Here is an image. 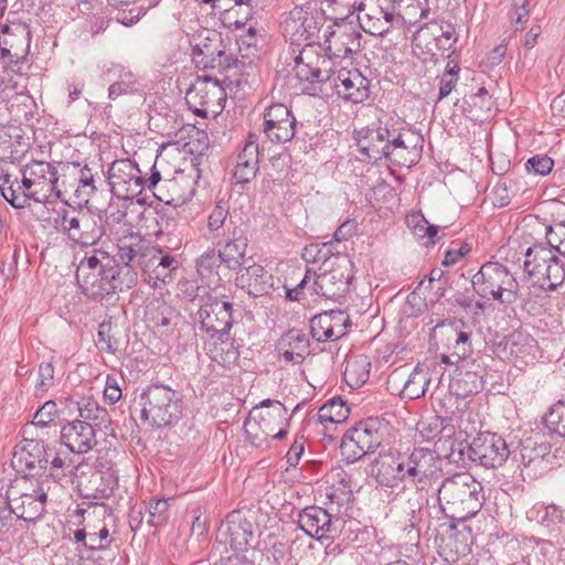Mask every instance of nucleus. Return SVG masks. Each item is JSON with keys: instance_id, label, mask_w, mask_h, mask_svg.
<instances>
[{"instance_id": "a19ab883", "label": "nucleus", "mask_w": 565, "mask_h": 565, "mask_svg": "<svg viewBox=\"0 0 565 565\" xmlns=\"http://www.w3.org/2000/svg\"><path fill=\"white\" fill-rule=\"evenodd\" d=\"M505 348L516 359L534 360L539 351L537 341L526 332L514 331L505 340Z\"/></svg>"}, {"instance_id": "473e14b6", "label": "nucleus", "mask_w": 565, "mask_h": 565, "mask_svg": "<svg viewBox=\"0 0 565 565\" xmlns=\"http://www.w3.org/2000/svg\"><path fill=\"white\" fill-rule=\"evenodd\" d=\"M28 138L17 126H0V160L19 162L29 151Z\"/></svg>"}, {"instance_id": "2f4dec72", "label": "nucleus", "mask_w": 565, "mask_h": 565, "mask_svg": "<svg viewBox=\"0 0 565 565\" xmlns=\"http://www.w3.org/2000/svg\"><path fill=\"white\" fill-rule=\"evenodd\" d=\"M0 192L3 199L14 209L22 210L30 205V201L43 202L39 192L33 191L31 186H24V179L21 182L12 179L9 173L0 174Z\"/></svg>"}, {"instance_id": "412c9836", "label": "nucleus", "mask_w": 565, "mask_h": 565, "mask_svg": "<svg viewBox=\"0 0 565 565\" xmlns=\"http://www.w3.org/2000/svg\"><path fill=\"white\" fill-rule=\"evenodd\" d=\"M297 120L287 106L274 104L264 114V132L276 142H287L292 139Z\"/></svg>"}, {"instance_id": "ea45409f", "label": "nucleus", "mask_w": 565, "mask_h": 565, "mask_svg": "<svg viewBox=\"0 0 565 565\" xmlns=\"http://www.w3.org/2000/svg\"><path fill=\"white\" fill-rule=\"evenodd\" d=\"M271 264L249 265V296L259 297L275 290Z\"/></svg>"}, {"instance_id": "72a5a7b5", "label": "nucleus", "mask_w": 565, "mask_h": 565, "mask_svg": "<svg viewBox=\"0 0 565 565\" xmlns=\"http://www.w3.org/2000/svg\"><path fill=\"white\" fill-rule=\"evenodd\" d=\"M388 382L397 386L402 384L399 392L402 398L416 399L424 396L429 385L430 377L427 370L417 365L407 377H405L403 372L394 371Z\"/></svg>"}, {"instance_id": "49530a36", "label": "nucleus", "mask_w": 565, "mask_h": 565, "mask_svg": "<svg viewBox=\"0 0 565 565\" xmlns=\"http://www.w3.org/2000/svg\"><path fill=\"white\" fill-rule=\"evenodd\" d=\"M269 32L263 26L249 25V64L254 60L260 61L270 52Z\"/></svg>"}, {"instance_id": "c03bdc74", "label": "nucleus", "mask_w": 565, "mask_h": 565, "mask_svg": "<svg viewBox=\"0 0 565 565\" xmlns=\"http://www.w3.org/2000/svg\"><path fill=\"white\" fill-rule=\"evenodd\" d=\"M370 367L371 363L365 355L349 359L343 373L345 383L352 388L362 386L369 380Z\"/></svg>"}, {"instance_id": "f03ea898", "label": "nucleus", "mask_w": 565, "mask_h": 565, "mask_svg": "<svg viewBox=\"0 0 565 565\" xmlns=\"http://www.w3.org/2000/svg\"><path fill=\"white\" fill-rule=\"evenodd\" d=\"M135 411L152 428H168L182 417V395L168 385L151 384L140 394Z\"/></svg>"}, {"instance_id": "5fc2aeb1", "label": "nucleus", "mask_w": 565, "mask_h": 565, "mask_svg": "<svg viewBox=\"0 0 565 565\" xmlns=\"http://www.w3.org/2000/svg\"><path fill=\"white\" fill-rule=\"evenodd\" d=\"M543 420L551 433L565 438V399L557 401L545 414Z\"/></svg>"}, {"instance_id": "dca6fc26", "label": "nucleus", "mask_w": 565, "mask_h": 565, "mask_svg": "<svg viewBox=\"0 0 565 565\" xmlns=\"http://www.w3.org/2000/svg\"><path fill=\"white\" fill-rule=\"evenodd\" d=\"M282 413L278 401L264 399L249 409V444L262 447L275 430V424Z\"/></svg>"}, {"instance_id": "4be33fe9", "label": "nucleus", "mask_w": 565, "mask_h": 565, "mask_svg": "<svg viewBox=\"0 0 565 565\" xmlns=\"http://www.w3.org/2000/svg\"><path fill=\"white\" fill-rule=\"evenodd\" d=\"M331 513L320 507H307L298 514L299 527L310 537L321 541L330 537L337 532L335 523Z\"/></svg>"}, {"instance_id": "de8ad7c7", "label": "nucleus", "mask_w": 565, "mask_h": 565, "mask_svg": "<svg viewBox=\"0 0 565 565\" xmlns=\"http://www.w3.org/2000/svg\"><path fill=\"white\" fill-rule=\"evenodd\" d=\"M159 257L158 263L153 268L152 274L148 276V282L152 284V287H158V281L166 284V279L171 277V274L179 268V260L170 255L169 253H163L161 248H158ZM152 260H157V257L153 256Z\"/></svg>"}, {"instance_id": "1a4fd4ad", "label": "nucleus", "mask_w": 565, "mask_h": 565, "mask_svg": "<svg viewBox=\"0 0 565 565\" xmlns=\"http://www.w3.org/2000/svg\"><path fill=\"white\" fill-rule=\"evenodd\" d=\"M107 180L113 195L121 200H134L145 189L141 171L130 159L115 160L107 171Z\"/></svg>"}, {"instance_id": "4468645a", "label": "nucleus", "mask_w": 565, "mask_h": 565, "mask_svg": "<svg viewBox=\"0 0 565 565\" xmlns=\"http://www.w3.org/2000/svg\"><path fill=\"white\" fill-rule=\"evenodd\" d=\"M337 266L326 269L317 275L310 287L311 295H318L326 299L338 300L342 298L349 289L352 275L348 265L350 260L345 255L337 252Z\"/></svg>"}, {"instance_id": "69168bd1", "label": "nucleus", "mask_w": 565, "mask_h": 565, "mask_svg": "<svg viewBox=\"0 0 565 565\" xmlns=\"http://www.w3.org/2000/svg\"><path fill=\"white\" fill-rule=\"evenodd\" d=\"M220 340V347L215 348L213 359L227 366L237 364L239 359V345H235L234 342L224 341L222 338Z\"/></svg>"}, {"instance_id": "a18cd8bd", "label": "nucleus", "mask_w": 565, "mask_h": 565, "mask_svg": "<svg viewBox=\"0 0 565 565\" xmlns=\"http://www.w3.org/2000/svg\"><path fill=\"white\" fill-rule=\"evenodd\" d=\"M338 480L327 489V499L331 504L343 507L353 500L352 479L345 471L337 472Z\"/></svg>"}, {"instance_id": "680f3d73", "label": "nucleus", "mask_w": 565, "mask_h": 565, "mask_svg": "<svg viewBox=\"0 0 565 565\" xmlns=\"http://www.w3.org/2000/svg\"><path fill=\"white\" fill-rule=\"evenodd\" d=\"M450 423V418L431 416L424 420H420L417 425V429L426 440H431L441 434Z\"/></svg>"}, {"instance_id": "bb28decb", "label": "nucleus", "mask_w": 565, "mask_h": 565, "mask_svg": "<svg viewBox=\"0 0 565 565\" xmlns=\"http://www.w3.org/2000/svg\"><path fill=\"white\" fill-rule=\"evenodd\" d=\"M61 443L74 454H86L97 444L92 423L74 419L61 428Z\"/></svg>"}, {"instance_id": "e433bc0d", "label": "nucleus", "mask_w": 565, "mask_h": 565, "mask_svg": "<svg viewBox=\"0 0 565 565\" xmlns=\"http://www.w3.org/2000/svg\"><path fill=\"white\" fill-rule=\"evenodd\" d=\"M397 122H382L383 142L387 143L390 160H396V157H403V152H408L412 148V138L414 135L405 128H396ZM416 143L413 145V148Z\"/></svg>"}, {"instance_id": "9b49d317", "label": "nucleus", "mask_w": 565, "mask_h": 565, "mask_svg": "<svg viewBox=\"0 0 565 565\" xmlns=\"http://www.w3.org/2000/svg\"><path fill=\"white\" fill-rule=\"evenodd\" d=\"M61 226L72 246L87 248L95 246L104 235L103 225L87 212H65L62 216Z\"/></svg>"}, {"instance_id": "9d476101", "label": "nucleus", "mask_w": 565, "mask_h": 565, "mask_svg": "<svg viewBox=\"0 0 565 565\" xmlns=\"http://www.w3.org/2000/svg\"><path fill=\"white\" fill-rule=\"evenodd\" d=\"M323 23V15L295 8L284 21V32L291 43H305L303 49L313 50L315 44L319 43Z\"/></svg>"}, {"instance_id": "c85d7f7f", "label": "nucleus", "mask_w": 565, "mask_h": 565, "mask_svg": "<svg viewBox=\"0 0 565 565\" xmlns=\"http://www.w3.org/2000/svg\"><path fill=\"white\" fill-rule=\"evenodd\" d=\"M137 268L128 264H119L114 259L109 267L105 271V278H102L99 285L100 296L104 298L107 295L115 294L118 291H125L132 288L138 281Z\"/></svg>"}, {"instance_id": "b1692460", "label": "nucleus", "mask_w": 565, "mask_h": 565, "mask_svg": "<svg viewBox=\"0 0 565 565\" xmlns=\"http://www.w3.org/2000/svg\"><path fill=\"white\" fill-rule=\"evenodd\" d=\"M376 482L385 488H397L401 484H412L411 470L407 463V452L383 458L377 462Z\"/></svg>"}, {"instance_id": "4d7b16f0", "label": "nucleus", "mask_w": 565, "mask_h": 565, "mask_svg": "<svg viewBox=\"0 0 565 565\" xmlns=\"http://www.w3.org/2000/svg\"><path fill=\"white\" fill-rule=\"evenodd\" d=\"M449 340H454V353L459 360H463L472 352L471 333L458 330L457 322L449 327Z\"/></svg>"}, {"instance_id": "13d9d810", "label": "nucleus", "mask_w": 565, "mask_h": 565, "mask_svg": "<svg viewBox=\"0 0 565 565\" xmlns=\"http://www.w3.org/2000/svg\"><path fill=\"white\" fill-rule=\"evenodd\" d=\"M147 522L153 527L163 526L169 520V502L166 499H152L146 509Z\"/></svg>"}, {"instance_id": "3c124183", "label": "nucleus", "mask_w": 565, "mask_h": 565, "mask_svg": "<svg viewBox=\"0 0 565 565\" xmlns=\"http://www.w3.org/2000/svg\"><path fill=\"white\" fill-rule=\"evenodd\" d=\"M460 523L462 524V529L454 526V532L449 535L447 543L457 557L466 556L471 553L475 540L471 529L467 526L465 522Z\"/></svg>"}, {"instance_id": "0eeeda50", "label": "nucleus", "mask_w": 565, "mask_h": 565, "mask_svg": "<svg viewBox=\"0 0 565 565\" xmlns=\"http://www.w3.org/2000/svg\"><path fill=\"white\" fill-rule=\"evenodd\" d=\"M110 263H114V258L100 249L94 248L82 257L75 253L73 264L76 265V280L83 294L94 298L100 296L99 285Z\"/></svg>"}, {"instance_id": "bf43d9fd", "label": "nucleus", "mask_w": 565, "mask_h": 565, "mask_svg": "<svg viewBox=\"0 0 565 565\" xmlns=\"http://www.w3.org/2000/svg\"><path fill=\"white\" fill-rule=\"evenodd\" d=\"M137 85L136 76L131 72H121L119 78L109 86L108 97L115 100L121 95L134 94L138 90Z\"/></svg>"}, {"instance_id": "a211bd4d", "label": "nucleus", "mask_w": 565, "mask_h": 565, "mask_svg": "<svg viewBox=\"0 0 565 565\" xmlns=\"http://www.w3.org/2000/svg\"><path fill=\"white\" fill-rule=\"evenodd\" d=\"M52 451L53 449L41 440L25 439L22 448L14 452L12 465L20 473L40 477L41 472L45 473L47 469Z\"/></svg>"}, {"instance_id": "603ef678", "label": "nucleus", "mask_w": 565, "mask_h": 565, "mask_svg": "<svg viewBox=\"0 0 565 565\" xmlns=\"http://www.w3.org/2000/svg\"><path fill=\"white\" fill-rule=\"evenodd\" d=\"M484 386L483 377L477 372L466 371L459 374L451 387L456 390L457 395L469 396L478 394Z\"/></svg>"}, {"instance_id": "2eb2a0df", "label": "nucleus", "mask_w": 565, "mask_h": 565, "mask_svg": "<svg viewBox=\"0 0 565 565\" xmlns=\"http://www.w3.org/2000/svg\"><path fill=\"white\" fill-rule=\"evenodd\" d=\"M324 50L330 58H348L360 52L361 32L351 23H333L324 31Z\"/></svg>"}, {"instance_id": "79ce46f5", "label": "nucleus", "mask_w": 565, "mask_h": 565, "mask_svg": "<svg viewBox=\"0 0 565 565\" xmlns=\"http://www.w3.org/2000/svg\"><path fill=\"white\" fill-rule=\"evenodd\" d=\"M77 470L72 459L67 456L62 457L58 452L47 463L45 473L41 472L40 478L42 483L47 480H53L56 483L63 484L72 481V478Z\"/></svg>"}, {"instance_id": "6e6552de", "label": "nucleus", "mask_w": 565, "mask_h": 565, "mask_svg": "<svg viewBox=\"0 0 565 565\" xmlns=\"http://www.w3.org/2000/svg\"><path fill=\"white\" fill-rule=\"evenodd\" d=\"M217 539L228 544L233 553L227 556L225 565H247V513L245 507L230 512L217 531Z\"/></svg>"}, {"instance_id": "c756f323", "label": "nucleus", "mask_w": 565, "mask_h": 565, "mask_svg": "<svg viewBox=\"0 0 565 565\" xmlns=\"http://www.w3.org/2000/svg\"><path fill=\"white\" fill-rule=\"evenodd\" d=\"M358 149L367 159H390L387 143L383 142L382 121L354 131Z\"/></svg>"}, {"instance_id": "20e7f679", "label": "nucleus", "mask_w": 565, "mask_h": 565, "mask_svg": "<svg viewBox=\"0 0 565 565\" xmlns=\"http://www.w3.org/2000/svg\"><path fill=\"white\" fill-rule=\"evenodd\" d=\"M227 85L214 74L198 75L185 93L189 109L199 117L215 118L225 108Z\"/></svg>"}, {"instance_id": "0e129e2a", "label": "nucleus", "mask_w": 565, "mask_h": 565, "mask_svg": "<svg viewBox=\"0 0 565 565\" xmlns=\"http://www.w3.org/2000/svg\"><path fill=\"white\" fill-rule=\"evenodd\" d=\"M546 244L555 252L565 255V221L554 222L546 227Z\"/></svg>"}, {"instance_id": "39448f33", "label": "nucleus", "mask_w": 565, "mask_h": 565, "mask_svg": "<svg viewBox=\"0 0 565 565\" xmlns=\"http://www.w3.org/2000/svg\"><path fill=\"white\" fill-rule=\"evenodd\" d=\"M245 55L242 58L227 54L224 50L217 51L211 57L204 58L202 63H195L201 71H211V74H223L222 79L227 85L230 97L238 106V103L245 102V92L243 86L247 84Z\"/></svg>"}, {"instance_id": "4c0bfd02", "label": "nucleus", "mask_w": 565, "mask_h": 565, "mask_svg": "<svg viewBox=\"0 0 565 565\" xmlns=\"http://www.w3.org/2000/svg\"><path fill=\"white\" fill-rule=\"evenodd\" d=\"M319 57L313 55V50L302 49L295 57L294 71L301 82L323 83L329 76L318 66Z\"/></svg>"}, {"instance_id": "393cba45", "label": "nucleus", "mask_w": 565, "mask_h": 565, "mask_svg": "<svg viewBox=\"0 0 565 565\" xmlns=\"http://www.w3.org/2000/svg\"><path fill=\"white\" fill-rule=\"evenodd\" d=\"M349 324L350 319L343 311L331 310L316 315L310 320V332L319 342L334 341L345 334Z\"/></svg>"}, {"instance_id": "a878e982", "label": "nucleus", "mask_w": 565, "mask_h": 565, "mask_svg": "<svg viewBox=\"0 0 565 565\" xmlns=\"http://www.w3.org/2000/svg\"><path fill=\"white\" fill-rule=\"evenodd\" d=\"M247 150V141L245 142L242 152L237 156V163L232 170L231 190L228 195L231 212V220L236 222V216L247 214L245 207L247 203V159H245V151Z\"/></svg>"}, {"instance_id": "6ab92c4d", "label": "nucleus", "mask_w": 565, "mask_h": 565, "mask_svg": "<svg viewBox=\"0 0 565 565\" xmlns=\"http://www.w3.org/2000/svg\"><path fill=\"white\" fill-rule=\"evenodd\" d=\"M407 463L411 470L412 484L424 487L439 479L441 473L440 460L435 450L415 447L407 452Z\"/></svg>"}, {"instance_id": "c9c22d12", "label": "nucleus", "mask_w": 565, "mask_h": 565, "mask_svg": "<svg viewBox=\"0 0 565 565\" xmlns=\"http://www.w3.org/2000/svg\"><path fill=\"white\" fill-rule=\"evenodd\" d=\"M65 168L71 174L76 177L78 185L75 193L78 199L87 201L90 195L98 191L96 183L102 179L97 164L90 167L88 163L82 166L79 162H68L65 164Z\"/></svg>"}, {"instance_id": "052dcab7", "label": "nucleus", "mask_w": 565, "mask_h": 565, "mask_svg": "<svg viewBox=\"0 0 565 565\" xmlns=\"http://www.w3.org/2000/svg\"><path fill=\"white\" fill-rule=\"evenodd\" d=\"M333 243L326 242L322 244H310L305 247L302 258L307 263H323L326 264L332 256L337 257V253L332 249Z\"/></svg>"}, {"instance_id": "aec40b11", "label": "nucleus", "mask_w": 565, "mask_h": 565, "mask_svg": "<svg viewBox=\"0 0 565 565\" xmlns=\"http://www.w3.org/2000/svg\"><path fill=\"white\" fill-rule=\"evenodd\" d=\"M201 328L218 339L228 333L232 328V303L216 298L200 306L198 311Z\"/></svg>"}, {"instance_id": "864d4df0", "label": "nucleus", "mask_w": 565, "mask_h": 565, "mask_svg": "<svg viewBox=\"0 0 565 565\" xmlns=\"http://www.w3.org/2000/svg\"><path fill=\"white\" fill-rule=\"evenodd\" d=\"M543 271L544 274H541L537 280H543L542 287L545 290H555L565 280V265L557 256L554 257V260Z\"/></svg>"}, {"instance_id": "423d86ee", "label": "nucleus", "mask_w": 565, "mask_h": 565, "mask_svg": "<svg viewBox=\"0 0 565 565\" xmlns=\"http://www.w3.org/2000/svg\"><path fill=\"white\" fill-rule=\"evenodd\" d=\"M383 424L377 418H367L349 429L342 438L341 454L350 462H355L374 452L383 441Z\"/></svg>"}, {"instance_id": "58836bf2", "label": "nucleus", "mask_w": 565, "mask_h": 565, "mask_svg": "<svg viewBox=\"0 0 565 565\" xmlns=\"http://www.w3.org/2000/svg\"><path fill=\"white\" fill-rule=\"evenodd\" d=\"M524 270L529 276L537 278L547 265L554 260L555 250L546 243H535L525 250Z\"/></svg>"}, {"instance_id": "7c9ffc66", "label": "nucleus", "mask_w": 565, "mask_h": 565, "mask_svg": "<svg viewBox=\"0 0 565 565\" xmlns=\"http://www.w3.org/2000/svg\"><path fill=\"white\" fill-rule=\"evenodd\" d=\"M334 87L339 96L354 104L363 103L369 98V81L358 70L339 71Z\"/></svg>"}, {"instance_id": "cd10ccee", "label": "nucleus", "mask_w": 565, "mask_h": 565, "mask_svg": "<svg viewBox=\"0 0 565 565\" xmlns=\"http://www.w3.org/2000/svg\"><path fill=\"white\" fill-rule=\"evenodd\" d=\"M0 52L26 58L30 52L31 30L21 21H9L1 28Z\"/></svg>"}, {"instance_id": "37998d69", "label": "nucleus", "mask_w": 565, "mask_h": 565, "mask_svg": "<svg viewBox=\"0 0 565 565\" xmlns=\"http://www.w3.org/2000/svg\"><path fill=\"white\" fill-rule=\"evenodd\" d=\"M493 105L491 95L486 87L463 98V113L472 120L486 119Z\"/></svg>"}, {"instance_id": "6e6d98bb", "label": "nucleus", "mask_w": 565, "mask_h": 565, "mask_svg": "<svg viewBox=\"0 0 565 565\" xmlns=\"http://www.w3.org/2000/svg\"><path fill=\"white\" fill-rule=\"evenodd\" d=\"M536 519L545 526L565 524V509L557 504H540L532 509Z\"/></svg>"}, {"instance_id": "8fccbe9b", "label": "nucleus", "mask_w": 565, "mask_h": 565, "mask_svg": "<svg viewBox=\"0 0 565 565\" xmlns=\"http://www.w3.org/2000/svg\"><path fill=\"white\" fill-rule=\"evenodd\" d=\"M117 247V257L121 264H128L135 268L141 266L145 257L141 239L136 238V242H132V237L129 239L125 237L119 241Z\"/></svg>"}, {"instance_id": "f704fd0d", "label": "nucleus", "mask_w": 565, "mask_h": 565, "mask_svg": "<svg viewBox=\"0 0 565 565\" xmlns=\"http://www.w3.org/2000/svg\"><path fill=\"white\" fill-rule=\"evenodd\" d=\"M46 499V492L42 488L34 493H21L19 497L10 499L14 519L35 522L45 510Z\"/></svg>"}, {"instance_id": "338daca9", "label": "nucleus", "mask_w": 565, "mask_h": 565, "mask_svg": "<svg viewBox=\"0 0 565 565\" xmlns=\"http://www.w3.org/2000/svg\"><path fill=\"white\" fill-rule=\"evenodd\" d=\"M222 24L232 31L243 29L247 24V12L241 8L228 7L221 13Z\"/></svg>"}, {"instance_id": "7ed1b4c3", "label": "nucleus", "mask_w": 565, "mask_h": 565, "mask_svg": "<svg viewBox=\"0 0 565 565\" xmlns=\"http://www.w3.org/2000/svg\"><path fill=\"white\" fill-rule=\"evenodd\" d=\"M472 286L481 298L491 297L503 306L513 305L520 297L519 282L500 263H486L472 278Z\"/></svg>"}, {"instance_id": "f3484780", "label": "nucleus", "mask_w": 565, "mask_h": 565, "mask_svg": "<svg viewBox=\"0 0 565 565\" xmlns=\"http://www.w3.org/2000/svg\"><path fill=\"white\" fill-rule=\"evenodd\" d=\"M24 179V186H31L33 191L39 192L43 202L52 195L62 199V190L58 185V175L56 169L46 161L33 160L21 169Z\"/></svg>"}, {"instance_id": "ddd939ff", "label": "nucleus", "mask_w": 565, "mask_h": 565, "mask_svg": "<svg viewBox=\"0 0 565 565\" xmlns=\"http://www.w3.org/2000/svg\"><path fill=\"white\" fill-rule=\"evenodd\" d=\"M383 1L386 6L371 0L369 2H361L356 7L361 28L372 35L383 36L394 24L405 22L404 17L395 12L394 7L390 4L388 0Z\"/></svg>"}, {"instance_id": "e2e57ef3", "label": "nucleus", "mask_w": 565, "mask_h": 565, "mask_svg": "<svg viewBox=\"0 0 565 565\" xmlns=\"http://www.w3.org/2000/svg\"><path fill=\"white\" fill-rule=\"evenodd\" d=\"M221 41L217 34L213 33V39L206 36L203 41L192 46V60L194 63H202L204 58L211 57L220 51Z\"/></svg>"}, {"instance_id": "f257e3e1", "label": "nucleus", "mask_w": 565, "mask_h": 565, "mask_svg": "<svg viewBox=\"0 0 565 565\" xmlns=\"http://www.w3.org/2000/svg\"><path fill=\"white\" fill-rule=\"evenodd\" d=\"M482 486L470 473H455L438 488V503L443 513L458 522L473 518L482 508Z\"/></svg>"}, {"instance_id": "774afa93", "label": "nucleus", "mask_w": 565, "mask_h": 565, "mask_svg": "<svg viewBox=\"0 0 565 565\" xmlns=\"http://www.w3.org/2000/svg\"><path fill=\"white\" fill-rule=\"evenodd\" d=\"M58 415L57 405L54 401H46L34 414L32 424L34 426L44 428L49 427Z\"/></svg>"}, {"instance_id": "f8f14e48", "label": "nucleus", "mask_w": 565, "mask_h": 565, "mask_svg": "<svg viewBox=\"0 0 565 565\" xmlns=\"http://www.w3.org/2000/svg\"><path fill=\"white\" fill-rule=\"evenodd\" d=\"M509 456L505 439L497 433H479L468 446V457L488 469L501 467Z\"/></svg>"}, {"instance_id": "5701e85b", "label": "nucleus", "mask_w": 565, "mask_h": 565, "mask_svg": "<svg viewBox=\"0 0 565 565\" xmlns=\"http://www.w3.org/2000/svg\"><path fill=\"white\" fill-rule=\"evenodd\" d=\"M247 214L236 216V222L231 220L233 230L230 241L224 245L221 252L223 264L230 269H242L245 263V253L247 250Z\"/></svg>"}, {"instance_id": "09e8293b", "label": "nucleus", "mask_w": 565, "mask_h": 565, "mask_svg": "<svg viewBox=\"0 0 565 565\" xmlns=\"http://www.w3.org/2000/svg\"><path fill=\"white\" fill-rule=\"evenodd\" d=\"M349 412L345 403L334 397L319 408L318 422L322 425L341 424L348 418Z\"/></svg>"}]
</instances>
